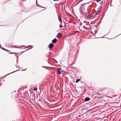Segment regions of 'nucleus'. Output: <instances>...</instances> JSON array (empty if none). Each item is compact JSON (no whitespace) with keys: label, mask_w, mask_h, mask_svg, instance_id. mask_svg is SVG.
<instances>
[{"label":"nucleus","mask_w":121,"mask_h":121,"mask_svg":"<svg viewBox=\"0 0 121 121\" xmlns=\"http://www.w3.org/2000/svg\"><path fill=\"white\" fill-rule=\"evenodd\" d=\"M87 11H86L84 9H82L81 8L80 12L81 14L84 15L85 16H86V15Z\"/></svg>","instance_id":"obj_1"},{"label":"nucleus","mask_w":121,"mask_h":121,"mask_svg":"<svg viewBox=\"0 0 121 121\" xmlns=\"http://www.w3.org/2000/svg\"><path fill=\"white\" fill-rule=\"evenodd\" d=\"M61 69L60 68H58L57 69V73L58 74H60L61 73Z\"/></svg>","instance_id":"obj_2"},{"label":"nucleus","mask_w":121,"mask_h":121,"mask_svg":"<svg viewBox=\"0 0 121 121\" xmlns=\"http://www.w3.org/2000/svg\"><path fill=\"white\" fill-rule=\"evenodd\" d=\"M101 10V8L100 7L97 10V12H96L95 13L96 14L95 15V16H96L100 12V11Z\"/></svg>","instance_id":"obj_3"},{"label":"nucleus","mask_w":121,"mask_h":121,"mask_svg":"<svg viewBox=\"0 0 121 121\" xmlns=\"http://www.w3.org/2000/svg\"><path fill=\"white\" fill-rule=\"evenodd\" d=\"M62 36L61 34L60 33H59L57 34L56 37L57 38H60Z\"/></svg>","instance_id":"obj_4"},{"label":"nucleus","mask_w":121,"mask_h":121,"mask_svg":"<svg viewBox=\"0 0 121 121\" xmlns=\"http://www.w3.org/2000/svg\"><path fill=\"white\" fill-rule=\"evenodd\" d=\"M53 46L54 44H53L51 43L49 45V48H50L53 47Z\"/></svg>","instance_id":"obj_5"},{"label":"nucleus","mask_w":121,"mask_h":121,"mask_svg":"<svg viewBox=\"0 0 121 121\" xmlns=\"http://www.w3.org/2000/svg\"><path fill=\"white\" fill-rule=\"evenodd\" d=\"M56 39H53L52 41V42L53 43H55L56 42Z\"/></svg>","instance_id":"obj_6"},{"label":"nucleus","mask_w":121,"mask_h":121,"mask_svg":"<svg viewBox=\"0 0 121 121\" xmlns=\"http://www.w3.org/2000/svg\"><path fill=\"white\" fill-rule=\"evenodd\" d=\"M93 16L92 15H89L87 16V17L88 18H92Z\"/></svg>","instance_id":"obj_7"},{"label":"nucleus","mask_w":121,"mask_h":121,"mask_svg":"<svg viewBox=\"0 0 121 121\" xmlns=\"http://www.w3.org/2000/svg\"><path fill=\"white\" fill-rule=\"evenodd\" d=\"M90 99V98H89L86 97L85 99V101H87L89 100Z\"/></svg>","instance_id":"obj_8"},{"label":"nucleus","mask_w":121,"mask_h":121,"mask_svg":"<svg viewBox=\"0 0 121 121\" xmlns=\"http://www.w3.org/2000/svg\"><path fill=\"white\" fill-rule=\"evenodd\" d=\"M37 90V88L36 87H34L33 89V90L34 91H36Z\"/></svg>","instance_id":"obj_9"},{"label":"nucleus","mask_w":121,"mask_h":121,"mask_svg":"<svg viewBox=\"0 0 121 121\" xmlns=\"http://www.w3.org/2000/svg\"><path fill=\"white\" fill-rule=\"evenodd\" d=\"M80 80V79H77L76 80V83H78Z\"/></svg>","instance_id":"obj_10"},{"label":"nucleus","mask_w":121,"mask_h":121,"mask_svg":"<svg viewBox=\"0 0 121 121\" xmlns=\"http://www.w3.org/2000/svg\"><path fill=\"white\" fill-rule=\"evenodd\" d=\"M59 17L60 18L59 19V21L60 22V21H61V19L60 16Z\"/></svg>","instance_id":"obj_11"},{"label":"nucleus","mask_w":121,"mask_h":121,"mask_svg":"<svg viewBox=\"0 0 121 121\" xmlns=\"http://www.w3.org/2000/svg\"><path fill=\"white\" fill-rule=\"evenodd\" d=\"M101 0H96V1H97V2H99V1H101Z\"/></svg>","instance_id":"obj_12"},{"label":"nucleus","mask_w":121,"mask_h":121,"mask_svg":"<svg viewBox=\"0 0 121 121\" xmlns=\"http://www.w3.org/2000/svg\"><path fill=\"white\" fill-rule=\"evenodd\" d=\"M60 28H62V25H60Z\"/></svg>","instance_id":"obj_13"},{"label":"nucleus","mask_w":121,"mask_h":121,"mask_svg":"<svg viewBox=\"0 0 121 121\" xmlns=\"http://www.w3.org/2000/svg\"><path fill=\"white\" fill-rule=\"evenodd\" d=\"M81 4V5L82 6H83L84 5V4Z\"/></svg>","instance_id":"obj_14"},{"label":"nucleus","mask_w":121,"mask_h":121,"mask_svg":"<svg viewBox=\"0 0 121 121\" xmlns=\"http://www.w3.org/2000/svg\"><path fill=\"white\" fill-rule=\"evenodd\" d=\"M64 26H65V22H64Z\"/></svg>","instance_id":"obj_15"},{"label":"nucleus","mask_w":121,"mask_h":121,"mask_svg":"<svg viewBox=\"0 0 121 121\" xmlns=\"http://www.w3.org/2000/svg\"><path fill=\"white\" fill-rule=\"evenodd\" d=\"M32 47V48L33 47L32 46H28V47Z\"/></svg>","instance_id":"obj_16"},{"label":"nucleus","mask_w":121,"mask_h":121,"mask_svg":"<svg viewBox=\"0 0 121 121\" xmlns=\"http://www.w3.org/2000/svg\"><path fill=\"white\" fill-rule=\"evenodd\" d=\"M10 53L11 54H12V53Z\"/></svg>","instance_id":"obj_17"}]
</instances>
